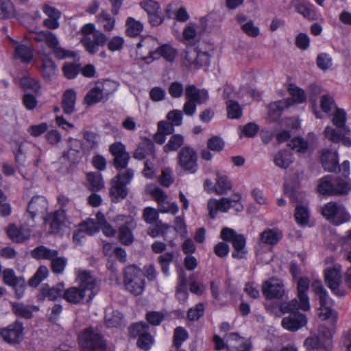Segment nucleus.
Masks as SVG:
<instances>
[{"label": "nucleus", "instance_id": "19", "mask_svg": "<svg viewBox=\"0 0 351 351\" xmlns=\"http://www.w3.org/2000/svg\"><path fill=\"white\" fill-rule=\"evenodd\" d=\"M44 220L49 223V231L52 234L60 232L68 223L64 210H58L53 215H47Z\"/></svg>", "mask_w": 351, "mask_h": 351}, {"label": "nucleus", "instance_id": "31", "mask_svg": "<svg viewBox=\"0 0 351 351\" xmlns=\"http://www.w3.org/2000/svg\"><path fill=\"white\" fill-rule=\"evenodd\" d=\"M288 91L291 97L285 99V101H290L289 107L294 104H301L306 99V95L304 90L294 84H289Z\"/></svg>", "mask_w": 351, "mask_h": 351}, {"label": "nucleus", "instance_id": "46", "mask_svg": "<svg viewBox=\"0 0 351 351\" xmlns=\"http://www.w3.org/2000/svg\"><path fill=\"white\" fill-rule=\"evenodd\" d=\"M122 320L121 314L117 311L111 308L107 309L105 315L106 324L108 327H117Z\"/></svg>", "mask_w": 351, "mask_h": 351}, {"label": "nucleus", "instance_id": "52", "mask_svg": "<svg viewBox=\"0 0 351 351\" xmlns=\"http://www.w3.org/2000/svg\"><path fill=\"white\" fill-rule=\"evenodd\" d=\"M43 12L49 17L43 22H58L61 16V12L48 4H44L42 8Z\"/></svg>", "mask_w": 351, "mask_h": 351}, {"label": "nucleus", "instance_id": "14", "mask_svg": "<svg viewBox=\"0 0 351 351\" xmlns=\"http://www.w3.org/2000/svg\"><path fill=\"white\" fill-rule=\"evenodd\" d=\"M197 156L195 152L190 147H185L179 152L178 163L180 167L190 173H194L197 169Z\"/></svg>", "mask_w": 351, "mask_h": 351}, {"label": "nucleus", "instance_id": "61", "mask_svg": "<svg viewBox=\"0 0 351 351\" xmlns=\"http://www.w3.org/2000/svg\"><path fill=\"white\" fill-rule=\"evenodd\" d=\"M334 194H347L351 189V183L348 180H335L334 182Z\"/></svg>", "mask_w": 351, "mask_h": 351}, {"label": "nucleus", "instance_id": "39", "mask_svg": "<svg viewBox=\"0 0 351 351\" xmlns=\"http://www.w3.org/2000/svg\"><path fill=\"white\" fill-rule=\"evenodd\" d=\"M16 15V10L11 0H0V19H11Z\"/></svg>", "mask_w": 351, "mask_h": 351}, {"label": "nucleus", "instance_id": "20", "mask_svg": "<svg viewBox=\"0 0 351 351\" xmlns=\"http://www.w3.org/2000/svg\"><path fill=\"white\" fill-rule=\"evenodd\" d=\"M23 328L21 324L15 323L1 330V337L7 342L15 343L23 338Z\"/></svg>", "mask_w": 351, "mask_h": 351}, {"label": "nucleus", "instance_id": "29", "mask_svg": "<svg viewBox=\"0 0 351 351\" xmlns=\"http://www.w3.org/2000/svg\"><path fill=\"white\" fill-rule=\"evenodd\" d=\"M63 289L64 284L62 283H60L51 288L47 285H43L40 289L39 297L41 300L48 299L49 300L54 301L60 297Z\"/></svg>", "mask_w": 351, "mask_h": 351}, {"label": "nucleus", "instance_id": "55", "mask_svg": "<svg viewBox=\"0 0 351 351\" xmlns=\"http://www.w3.org/2000/svg\"><path fill=\"white\" fill-rule=\"evenodd\" d=\"M292 149L300 154L306 153L308 149V144L302 138H294L288 144Z\"/></svg>", "mask_w": 351, "mask_h": 351}, {"label": "nucleus", "instance_id": "59", "mask_svg": "<svg viewBox=\"0 0 351 351\" xmlns=\"http://www.w3.org/2000/svg\"><path fill=\"white\" fill-rule=\"evenodd\" d=\"M228 116L230 119H239L242 115V110L239 104L232 100L227 101Z\"/></svg>", "mask_w": 351, "mask_h": 351}, {"label": "nucleus", "instance_id": "54", "mask_svg": "<svg viewBox=\"0 0 351 351\" xmlns=\"http://www.w3.org/2000/svg\"><path fill=\"white\" fill-rule=\"evenodd\" d=\"M80 64L75 63H66L62 67L64 76L69 79H74L80 73Z\"/></svg>", "mask_w": 351, "mask_h": 351}, {"label": "nucleus", "instance_id": "27", "mask_svg": "<svg viewBox=\"0 0 351 351\" xmlns=\"http://www.w3.org/2000/svg\"><path fill=\"white\" fill-rule=\"evenodd\" d=\"M321 162L326 171H335L339 165L337 152L334 150L324 149L321 156Z\"/></svg>", "mask_w": 351, "mask_h": 351}, {"label": "nucleus", "instance_id": "56", "mask_svg": "<svg viewBox=\"0 0 351 351\" xmlns=\"http://www.w3.org/2000/svg\"><path fill=\"white\" fill-rule=\"evenodd\" d=\"M184 143V138L180 134H176L171 136L167 144L164 147L165 152L177 150Z\"/></svg>", "mask_w": 351, "mask_h": 351}, {"label": "nucleus", "instance_id": "49", "mask_svg": "<svg viewBox=\"0 0 351 351\" xmlns=\"http://www.w3.org/2000/svg\"><path fill=\"white\" fill-rule=\"evenodd\" d=\"M104 97V93L99 87L91 88L86 94L84 101L88 105L99 102Z\"/></svg>", "mask_w": 351, "mask_h": 351}, {"label": "nucleus", "instance_id": "50", "mask_svg": "<svg viewBox=\"0 0 351 351\" xmlns=\"http://www.w3.org/2000/svg\"><path fill=\"white\" fill-rule=\"evenodd\" d=\"M87 179L92 190L99 191L104 186V182L99 173H89L87 175Z\"/></svg>", "mask_w": 351, "mask_h": 351}, {"label": "nucleus", "instance_id": "5", "mask_svg": "<svg viewBox=\"0 0 351 351\" xmlns=\"http://www.w3.org/2000/svg\"><path fill=\"white\" fill-rule=\"evenodd\" d=\"M124 285L125 289L132 294L141 295L145 285L144 274L141 269L134 265L126 267L124 272Z\"/></svg>", "mask_w": 351, "mask_h": 351}, {"label": "nucleus", "instance_id": "35", "mask_svg": "<svg viewBox=\"0 0 351 351\" xmlns=\"http://www.w3.org/2000/svg\"><path fill=\"white\" fill-rule=\"evenodd\" d=\"M58 252L56 250L49 249L45 246L40 245L36 247L32 252V256L36 259H47L51 261L56 258Z\"/></svg>", "mask_w": 351, "mask_h": 351}, {"label": "nucleus", "instance_id": "17", "mask_svg": "<svg viewBox=\"0 0 351 351\" xmlns=\"http://www.w3.org/2000/svg\"><path fill=\"white\" fill-rule=\"evenodd\" d=\"M49 208V203L47 199L40 195L34 197L29 203L28 213L30 214L33 222V218L36 215L45 217Z\"/></svg>", "mask_w": 351, "mask_h": 351}, {"label": "nucleus", "instance_id": "33", "mask_svg": "<svg viewBox=\"0 0 351 351\" xmlns=\"http://www.w3.org/2000/svg\"><path fill=\"white\" fill-rule=\"evenodd\" d=\"M147 53L152 56L159 54L169 62H173L177 56V51L172 46L167 44L162 45L156 51L148 50Z\"/></svg>", "mask_w": 351, "mask_h": 351}, {"label": "nucleus", "instance_id": "44", "mask_svg": "<svg viewBox=\"0 0 351 351\" xmlns=\"http://www.w3.org/2000/svg\"><path fill=\"white\" fill-rule=\"evenodd\" d=\"M96 219L103 233L109 237H113L116 234V230L108 223L104 215L101 213H97Z\"/></svg>", "mask_w": 351, "mask_h": 351}, {"label": "nucleus", "instance_id": "64", "mask_svg": "<svg viewBox=\"0 0 351 351\" xmlns=\"http://www.w3.org/2000/svg\"><path fill=\"white\" fill-rule=\"evenodd\" d=\"M179 208L176 202H169L167 199L158 204V210L162 213H171L176 215Z\"/></svg>", "mask_w": 351, "mask_h": 351}, {"label": "nucleus", "instance_id": "7", "mask_svg": "<svg viewBox=\"0 0 351 351\" xmlns=\"http://www.w3.org/2000/svg\"><path fill=\"white\" fill-rule=\"evenodd\" d=\"M322 213L327 220L336 225L348 222L351 218L343 205L333 202L326 204L322 207Z\"/></svg>", "mask_w": 351, "mask_h": 351}, {"label": "nucleus", "instance_id": "28", "mask_svg": "<svg viewBox=\"0 0 351 351\" xmlns=\"http://www.w3.org/2000/svg\"><path fill=\"white\" fill-rule=\"evenodd\" d=\"M300 123L297 118L285 119L281 121V126L285 128L282 131L276 134V139L279 143L287 141L291 136L289 130L297 129L300 127Z\"/></svg>", "mask_w": 351, "mask_h": 351}, {"label": "nucleus", "instance_id": "47", "mask_svg": "<svg viewBox=\"0 0 351 351\" xmlns=\"http://www.w3.org/2000/svg\"><path fill=\"white\" fill-rule=\"evenodd\" d=\"M232 245L235 250L232 256L237 258H243L245 254V239L242 235L237 234L232 240Z\"/></svg>", "mask_w": 351, "mask_h": 351}, {"label": "nucleus", "instance_id": "53", "mask_svg": "<svg viewBox=\"0 0 351 351\" xmlns=\"http://www.w3.org/2000/svg\"><path fill=\"white\" fill-rule=\"evenodd\" d=\"M145 191L147 193H149L154 197V199L157 202L158 204L167 199V195L163 192V191L154 185H147L145 187Z\"/></svg>", "mask_w": 351, "mask_h": 351}, {"label": "nucleus", "instance_id": "23", "mask_svg": "<svg viewBox=\"0 0 351 351\" xmlns=\"http://www.w3.org/2000/svg\"><path fill=\"white\" fill-rule=\"evenodd\" d=\"M232 202L229 198L223 197L219 200L210 199L208 202V209L211 218H215L218 212H227L232 206Z\"/></svg>", "mask_w": 351, "mask_h": 351}, {"label": "nucleus", "instance_id": "25", "mask_svg": "<svg viewBox=\"0 0 351 351\" xmlns=\"http://www.w3.org/2000/svg\"><path fill=\"white\" fill-rule=\"evenodd\" d=\"M8 38L14 47V58L20 60L22 62H29L33 58L32 49L25 45L19 43L10 37Z\"/></svg>", "mask_w": 351, "mask_h": 351}, {"label": "nucleus", "instance_id": "57", "mask_svg": "<svg viewBox=\"0 0 351 351\" xmlns=\"http://www.w3.org/2000/svg\"><path fill=\"white\" fill-rule=\"evenodd\" d=\"M20 84L24 89H29L37 93L40 86L39 82L30 76H24L20 81Z\"/></svg>", "mask_w": 351, "mask_h": 351}, {"label": "nucleus", "instance_id": "8", "mask_svg": "<svg viewBox=\"0 0 351 351\" xmlns=\"http://www.w3.org/2000/svg\"><path fill=\"white\" fill-rule=\"evenodd\" d=\"M82 351H105V344L100 334L93 328L84 330L79 337Z\"/></svg>", "mask_w": 351, "mask_h": 351}, {"label": "nucleus", "instance_id": "6", "mask_svg": "<svg viewBox=\"0 0 351 351\" xmlns=\"http://www.w3.org/2000/svg\"><path fill=\"white\" fill-rule=\"evenodd\" d=\"M84 37L81 42L86 50L90 54H94L99 50V46L104 45L106 42L105 35L95 29L92 23L86 24L82 29Z\"/></svg>", "mask_w": 351, "mask_h": 351}, {"label": "nucleus", "instance_id": "30", "mask_svg": "<svg viewBox=\"0 0 351 351\" xmlns=\"http://www.w3.org/2000/svg\"><path fill=\"white\" fill-rule=\"evenodd\" d=\"M64 298L69 303L79 304L82 302L86 297L88 298V293L80 289V287H73L64 291Z\"/></svg>", "mask_w": 351, "mask_h": 351}, {"label": "nucleus", "instance_id": "51", "mask_svg": "<svg viewBox=\"0 0 351 351\" xmlns=\"http://www.w3.org/2000/svg\"><path fill=\"white\" fill-rule=\"evenodd\" d=\"M317 67L324 71L330 69L332 65V58L326 53H319L316 59Z\"/></svg>", "mask_w": 351, "mask_h": 351}, {"label": "nucleus", "instance_id": "58", "mask_svg": "<svg viewBox=\"0 0 351 351\" xmlns=\"http://www.w3.org/2000/svg\"><path fill=\"white\" fill-rule=\"evenodd\" d=\"M322 344V340L315 334L311 333L304 341L303 346L306 350H317Z\"/></svg>", "mask_w": 351, "mask_h": 351}, {"label": "nucleus", "instance_id": "15", "mask_svg": "<svg viewBox=\"0 0 351 351\" xmlns=\"http://www.w3.org/2000/svg\"><path fill=\"white\" fill-rule=\"evenodd\" d=\"M214 47L212 44L204 43L194 52L195 58L191 57L188 51L186 53L187 60L194 64L208 66L210 64V58L213 54Z\"/></svg>", "mask_w": 351, "mask_h": 351}, {"label": "nucleus", "instance_id": "63", "mask_svg": "<svg viewBox=\"0 0 351 351\" xmlns=\"http://www.w3.org/2000/svg\"><path fill=\"white\" fill-rule=\"evenodd\" d=\"M22 278L16 276L15 273L12 269H5L3 272V282L10 287L19 284V282L22 280Z\"/></svg>", "mask_w": 351, "mask_h": 351}, {"label": "nucleus", "instance_id": "62", "mask_svg": "<svg viewBox=\"0 0 351 351\" xmlns=\"http://www.w3.org/2000/svg\"><path fill=\"white\" fill-rule=\"evenodd\" d=\"M12 307L15 314L21 315L25 318L31 317L32 309H36L34 307L27 306L21 303H14L13 304Z\"/></svg>", "mask_w": 351, "mask_h": 351}, {"label": "nucleus", "instance_id": "12", "mask_svg": "<svg viewBox=\"0 0 351 351\" xmlns=\"http://www.w3.org/2000/svg\"><path fill=\"white\" fill-rule=\"evenodd\" d=\"M114 221L120 226L119 238L121 243L131 244L134 241L132 231L136 226L134 219L130 216L120 215L116 217Z\"/></svg>", "mask_w": 351, "mask_h": 351}, {"label": "nucleus", "instance_id": "13", "mask_svg": "<svg viewBox=\"0 0 351 351\" xmlns=\"http://www.w3.org/2000/svg\"><path fill=\"white\" fill-rule=\"evenodd\" d=\"M77 280L80 289L88 294V300H91L97 294V279L86 270L79 269L77 271Z\"/></svg>", "mask_w": 351, "mask_h": 351}, {"label": "nucleus", "instance_id": "32", "mask_svg": "<svg viewBox=\"0 0 351 351\" xmlns=\"http://www.w3.org/2000/svg\"><path fill=\"white\" fill-rule=\"evenodd\" d=\"M330 114L332 115V122L334 125H335L337 128L342 129V131L345 134H348L350 132V129L346 125V113L344 110L337 108L336 110H335L333 112Z\"/></svg>", "mask_w": 351, "mask_h": 351}, {"label": "nucleus", "instance_id": "3", "mask_svg": "<svg viewBox=\"0 0 351 351\" xmlns=\"http://www.w3.org/2000/svg\"><path fill=\"white\" fill-rule=\"evenodd\" d=\"M27 25L25 27L32 32L34 33L33 38L36 40L45 41L47 45L53 50V53L57 58L63 59L67 57L75 58L77 53L75 51H66L59 46V43L57 38L51 34L49 31H38L34 32L31 29L30 25L33 23H26Z\"/></svg>", "mask_w": 351, "mask_h": 351}, {"label": "nucleus", "instance_id": "48", "mask_svg": "<svg viewBox=\"0 0 351 351\" xmlns=\"http://www.w3.org/2000/svg\"><path fill=\"white\" fill-rule=\"evenodd\" d=\"M231 189V182L225 176L217 175L215 191L218 195L226 193Z\"/></svg>", "mask_w": 351, "mask_h": 351}, {"label": "nucleus", "instance_id": "36", "mask_svg": "<svg viewBox=\"0 0 351 351\" xmlns=\"http://www.w3.org/2000/svg\"><path fill=\"white\" fill-rule=\"evenodd\" d=\"M281 232L277 229L268 228L261 234V241L268 245L276 244L282 238Z\"/></svg>", "mask_w": 351, "mask_h": 351}, {"label": "nucleus", "instance_id": "40", "mask_svg": "<svg viewBox=\"0 0 351 351\" xmlns=\"http://www.w3.org/2000/svg\"><path fill=\"white\" fill-rule=\"evenodd\" d=\"M290 101L280 100L270 104L269 106L268 115L272 121L276 120L280 115L284 109L289 107Z\"/></svg>", "mask_w": 351, "mask_h": 351}, {"label": "nucleus", "instance_id": "4", "mask_svg": "<svg viewBox=\"0 0 351 351\" xmlns=\"http://www.w3.org/2000/svg\"><path fill=\"white\" fill-rule=\"evenodd\" d=\"M315 293L319 296L320 307L319 308L318 315L322 319H329L336 321L337 315L335 311L332 309L333 306L332 300L328 296V292L324 288L322 282L315 280L312 285Z\"/></svg>", "mask_w": 351, "mask_h": 351}, {"label": "nucleus", "instance_id": "42", "mask_svg": "<svg viewBox=\"0 0 351 351\" xmlns=\"http://www.w3.org/2000/svg\"><path fill=\"white\" fill-rule=\"evenodd\" d=\"M294 215L297 223L300 226H306L308 224L310 213L306 206L302 205L297 206Z\"/></svg>", "mask_w": 351, "mask_h": 351}, {"label": "nucleus", "instance_id": "26", "mask_svg": "<svg viewBox=\"0 0 351 351\" xmlns=\"http://www.w3.org/2000/svg\"><path fill=\"white\" fill-rule=\"evenodd\" d=\"M186 96L187 99L192 100L198 105L206 103L209 99L206 89H199L194 85H190L186 88Z\"/></svg>", "mask_w": 351, "mask_h": 351}, {"label": "nucleus", "instance_id": "21", "mask_svg": "<svg viewBox=\"0 0 351 351\" xmlns=\"http://www.w3.org/2000/svg\"><path fill=\"white\" fill-rule=\"evenodd\" d=\"M226 347L229 351H250L251 343L238 334L230 333L226 337Z\"/></svg>", "mask_w": 351, "mask_h": 351}, {"label": "nucleus", "instance_id": "10", "mask_svg": "<svg viewBox=\"0 0 351 351\" xmlns=\"http://www.w3.org/2000/svg\"><path fill=\"white\" fill-rule=\"evenodd\" d=\"M263 294L267 299L281 300L287 295L283 282L276 278H270L262 285Z\"/></svg>", "mask_w": 351, "mask_h": 351}, {"label": "nucleus", "instance_id": "38", "mask_svg": "<svg viewBox=\"0 0 351 351\" xmlns=\"http://www.w3.org/2000/svg\"><path fill=\"white\" fill-rule=\"evenodd\" d=\"M154 153V145L151 141H144L139 144L133 154V157L137 160H143L147 156Z\"/></svg>", "mask_w": 351, "mask_h": 351}, {"label": "nucleus", "instance_id": "1", "mask_svg": "<svg viewBox=\"0 0 351 351\" xmlns=\"http://www.w3.org/2000/svg\"><path fill=\"white\" fill-rule=\"evenodd\" d=\"M309 280L307 278H300L297 282V298L289 302H283L280 306L282 313H290L282 319V326L287 330L295 332L307 324L305 315L298 313L299 309L308 311L311 308L309 298L306 291L309 288Z\"/></svg>", "mask_w": 351, "mask_h": 351}, {"label": "nucleus", "instance_id": "22", "mask_svg": "<svg viewBox=\"0 0 351 351\" xmlns=\"http://www.w3.org/2000/svg\"><path fill=\"white\" fill-rule=\"evenodd\" d=\"M141 8L143 9L148 14L149 22L152 20H159V22L164 21L160 5L154 0H143L139 3Z\"/></svg>", "mask_w": 351, "mask_h": 351}, {"label": "nucleus", "instance_id": "41", "mask_svg": "<svg viewBox=\"0 0 351 351\" xmlns=\"http://www.w3.org/2000/svg\"><path fill=\"white\" fill-rule=\"evenodd\" d=\"M274 161L276 166L286 169L293 162V157L289 151H280L275 155Z\"/></svg>", "mask_w": 351, "mask_h": 351}, {"label": "nucleus", "instance_id": "43", "mask_svg": "<svg viewBox=\"0 0 351 351\" xmlns=\"http://www.w3.org/2000/svg\"><path fill=\"white\" fill-rule=\"evenodd\" d=\"M317 190L322 195L334 194L335 186L330 176H324L319 180Z\"/></svg>", "mask_w": 351, "mask_h": 351}, {"label": "nucleus", "instance_id": "34", "mask_svg": "<svg viewBox=\"0 0 351 351\" xmlns=\"http://www.w3.org/2000/svg\"><path fill=\"white\" fill-rule=\"evenodd\" d=\"M76 93L73 89H68L63 94L62 108L64 113L71 114L75 110Z\"/></svg>", "mask_w": 351, "mask_h": 351}, {"label": "nucleus", "instance_id": "16", "mask_svg": "<svg viewBox=\"0 0 351 351\" xmlns=\"http://www.w3.org/2000/svg\"><path fill=\"white\" fill-rule=\"evenodd\" d=\"M29 221L20 227L11 224L8 229V234L13 241L21 243L29 239L34 225Z\"/></svg>", "mask_w": 351, "mask_h": 351}, {"label": "nucleus", "instance_id": "18", "mask_svg": "<svg viewBox=\"0 0 351 351\" xmlns=\"http://www.w3.org/2000/svg\"><path fill=\"white\" fill-rule=\"evenodd\" d=\"M204 27L202 23H189L183 29L182 33H176V38L186 44L193 43L195 38L202 34Z\"/></svg>", "mask_w": 351, "mask_h": 351}, {"label": "nucleus", "instance_id": "9", "mask_svg": "<svg viewBox=\"0 0 351 351\" xmlns=\"http://www.w3.org/2000/svg\"><path fill=\"white\" fill-rule=\"evenodd\" d=\"M341 267L339 265H335L332 267L325 269V282L331 291L337 296L345 295V291L341 287Z\"/></svg>", "mask_w": 351, "mask_h": 351}, {"label": "nucleus", "instance_id": "45", "mask_svg": "<svg viewBox=\"0 0 351 351\" xmlns=\"http://www.w3.org/2000/svg\"><path fill=\"white\" fill-rule=\"evenodd\" d=\"M319 103L322 112L326 114H332L337 108L333 97L328 94L322 95Z\"/></svg>", "mask_w": 351, "mask_h": 351}, {"label": "nucleus", "instance_id": "37", "mask_svg": "<svg viewBox=\"0 0 351 351\" xmlns=\"http://www.w3.org/2000/svg\"><path fill=\"white\" fill-rule=\"evenodd\" d=\"M43 69L42 73L46 80H50L55 77L57 74L56 66L53 61L50 59L47 56L44 55L42 59Z\"/></svg>", "mask_w": 351, "mask_h": 351}, {"label": "nucleus", "instance_id": "24", "mask_svg": "<svg viewBox=\"0 0 351 351\" xmlns=\"http://www.w3.org/2000/svg\"><path fill=\"white\" fill-rule=\"evenodd\" d=\"M324 136L330 141L337 143L341 142L342 144L347 147H351V138L346 136L343 132H341L332 128L330 125L326 127L324 131Z\"/></svg>", "mask_w": 351, "mask_h": 351}, {"label": "nucleus", "instance_id": "2", "mask_svg": "<svg viewBox=\"0 0 351 351\" xmlns=\"http://www.w3.org/2000/svg\"><path fill=\"white\" fill-rule=\"evenodd\" d=\"M134 176V170L126 169L120 171L111 180L110 195L114 202H117L126 197L128 195L127 184H130Z\"/></svg>", "mask_w": 351, "mask_h": 351}, {"label": "nucleus", "instance_id": "11", "mask_svg": "<svg viewBox=\"0 0 351 351\" xmlns=\"http://www.w3.org/2000/svg\"><path fill=\"white\" fill-rule=\"evenodd\" d=\"M289 6L308 21H317L321 16L316 6L308 0H291Z\"/></svg>", "mask_w": 351, "mask_h": 351}, {"label": "nucleus", "instance_id": "60", "mask_svg": "<svg viewBox=\"0 0 351 351\" xmlns=\"http://www.w3.org/2000/svg\"><path fill=\"white\" fill-rule=\"evenodd\" d=\"M49 270L45 266H40L34 276L29 280V284L32 287H36L48 275Z\"/></svg>", "mask_w": 351, "mask_h": 351}]
</instances>
